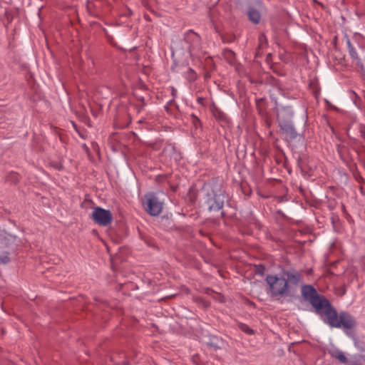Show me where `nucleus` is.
<instances>
[{
	"label": "nucleus",
	"mask_w": 365,
	"mask_h": 365,
	"mask_svg": "<svg viewBox=\"0 0 365 365\" xmlns=\"http://www.w3.org/2000/svg\"><path fill=\"white\" fill-rule=\"evenodd\" d=\"M302 294L314 308L317 314L324 315L323 322L330 327L341 329L346 335H349V331L356 327V320L352 315L344 311L338 313L329 301L320 296L312 286H303Z\"/></svg>",
	"instance_id": "1"
},
{
	"label": "nucleus",
	"mask_w": 365,
	"mask_h": 365,
	"mask_svg": "<svg viewBox=\"0 0 365 365\" xmlns=\"http://www.w3.org/2000/svg\"><path fill=\"white\" fill-rule=\"evenodd\" d=\"M268 285L267 293L272 297L289 296L292 286L302 282V275L297 270H283L281 274H268L265 278Z\"/></svg>",
	"instance_id": "2"
},
{
	"label": "nucleus",
	"mask_w": 365,
	"mask_h": 365,
	"mask_svg": "<svg viewBox=\"0 0 365 365\" xmlns=\"http://www.w3.org/2000/svg\"><path fill=\"white\" fill-rule=\"evenodd\" d=\"M15 237L5 232H0V264H6L11 260Z\"/></svg>",
	"instance_id": "3"
},
{
	"label": "nucleus",
	"mask_w": 365,
	"mask_h": 365,
	"mask_svg": "<svg viewBox=\"0 0 365 365\" xmlns=\"http://www.w3.org/2000/svg\"><path fill=\"white\" fill-rule=\"evenodd\" d=\"M91 219L98 225L106 227L112 222L113 215L108 210L96 207L92 212Z\"/></svg>",
	"instance_id": "4"
},
{
	"label": "nucleus",
	"mask_w": 365,
	"mask_h": 365,
	"mask_svg": "<svg viewBox=\"0 0 365 365\" xmlns=\"http://www.w3.org/2000/svg\"><path fill=\"white\" fill-rule=\"evenodd\" d=\"M146 197V210L151 215L156 216L158 215L163 208V204L159 201L158 197L153 194H149L145 196Z\"/></svg>",
	"instance_id": "5"
},
{
	"label": "nucleus",
	"mask_w": 365,
	"mask_h": 365,
	"mask_svg": "<svg viewBox=\"0 0 365 365\" xmlns=\"http://www.w3.org/2000/svg\"><path fill=\"white\" fill-rule=\"evenodd\" d=\"M328 353L332 358L337 359L341 364H346L348 363V359L345 354L339 349L331 347L328 350Z\"/></svg>",
	"instance_id": "6"
},
{
	"label": "nucleus",
	"mask_w": 365,
	"mask_h": 365,
	"mask_svg": "<svg viewBox=\"0 0 365 365\" xmlns=\"http://www.w3.org/2000/svg\"><path fill=\"white\" fill-rule=\"evenodd\" d=\"M184 40L187 43H190V40H192L191 46L194 49L195 47L198 46L200 42L199 36L195 34L190 31L184 36Z\"/></svg>",
	"instance_id": "7"
},
{
	"label": "nucleus",
	"mask_w": 365,
	"mask_h": 365,
	"mask_svg": "<svg viewBox=\"0 0 365 365\" xmlns=\"http://www.w3.org/2000/svg\"><path fill=\"white\" fill-rule=\"evenodd\" d=\"M247 15H248L249 19L252 22H253L255 24H258L259 22L260 19H261V14L258 10L253 9V8H250L248 10Z\"/></svg>",
	"instance_id": "8"
},
{
	"label": "nucleus",
	"mask_w": 365,
	"mask_h": 365,
	"mask_svg": "<svg viewBox=\"0 0 365 365\" xmlns=\"http://www.w3.org/2000/svg\"><path fill=\"white\" fill-rule=\"evenodd\" d=\"M210 211H218L223 206V201L219 199L210 200L208 201Z\"/></svg>",
	"instance_id": "9"
},
{
	"label": "nucleus",
	"mask_w": 365,
	"mask_h": 365,
	"mask_svg": "<svg viewBox=\"0 0 365 365\" xmlns=\"http://www.w3.org/2000/svg\"><path fill=\"white\" fill-rule=\"evenodd\" d=\"M348 48H349V53L351 56V58L355 61H359V56L358 53L356 52V50L354 48V47L351 44L350 41H349L348 43Z\"/></svg>",
	"instance_id": "10"
},
{
	"label": "nucleus",
	"mask_w": 365,
	"mask_h": 365,
	"mask_svg": "<svg viewBox=\"0 0 365 365\" xmlns=\"http://www.w3.org/2000/svg\"><path fill=\"white\" fill-rule=\"evenodd\" d=\"M239 328L242 331H243L249 335L254 334L253 329H252L249 326H247L245 324H240Z\"/></svg>",
	"instance_id": "11"
},
{
	"label": "nucleus",
	"mask_w": 365,
	"mask_h": 365,
	"mask_svg": "<svg viewBox=\"0 0 365 365\" xmlns=\"http://www.w3.org/2000/svg\"><path fill=\"white\" fill-rule=\"evenodd\" d=\"M7 180L16 184L19 180V176L17 173H12L9 174V175L8 176Z\"/></svg>",
	"instance_id": "12"
},
{
	"label": "nucleus",
	"mask_w": 365,
	"mask_h": 365,
	"mask_svg": "<svg viewBox=\"0 0 365 365\" xmlns=\"http://www.w3.org/2000/svg\"><path fill=\"white\" fill-rule=\"evenodd\" d=\"M196 77H197V75H196L195 72L192 69H189V71L187 73V77L188 78V80L190 81H194L196 79Z\"/></svg>",
	"instance_id": "13"
},
{
	"label": "nucleus",
	"mask_w": 365,
	"mask_h": 365,
	"mask_svg": "<svg viewBox=\"0 0 365 365\" xmlns=\"http://www.w3.org/2000/svg\"><path fill=\"white\" fill-rule=\"evenodd\" d=\"M359 132L361 133V136L365 139V125H360L359 127Z\"/></svg>",
	"instance_id": "14"
},
{
	"label": "nucleus",
	"mask_w": 365,
	"mask_h": 365,
	"mask_svg": "<svg viewBox=\"0 0 365 365\" xmlns=\"http://www.w3.org/2000/svg\"><path fill=\"white\" fill-rule=\"evenodd\" d=\"M189 195H190V200L192 202H193L195 200V191L192 189L189 191Z\"/></svg>",
	"instance_id": "15"
},
{
	"label": "nucleus",
	"mask_w": 365,
	"mask_h": 365,
	"mask_svg": "<svg viewBox=\"0 0 365 365\" xmlns=\"http://www.w3.org/2000/svg\"><path fill=\"white\" fill-rule=\"evenodd\" d=\"M259 43H260V46H262L264 41L265 42L266 41V38H265V36L264 35H260L259 37Z\"/></svg>",
	"instance_id": "16"
},
{
	"label": "nucleus",
	"mask_w": 365,
	"mask_h": 365,
	"mask_svg": "<svg viewBox=\"0 0 365 365\" xmlns=\"http://www.w3.org/2000/svg\"><path fill=\"white\" fill-rule=\"evenodd\" d=\"M170 187H171V189H172L174 192H175V191H177V190H178V187H179V184H176V185H170Z\"/></svg>",
	"instance_id": "17"
},
{
	"label": "nucleus",
	"mask_w": 365,
	"mask_h": 365,
	"mask_svg": "<svg viewBox=\"0 0 365 365\" xmlns=\"http://www.w3.org/2000/svg\"><path fill=\"white\" fill-rule=\"evenodd\" d=\"M361 269L365 272V258H362L361 261Z\"/></svg>",
	"instance_id": "18"
},
{
	"label": "nucleus",
	"mask_w": 365,
	"mask_h": 365,
	"mask_svg": "<svg viewBox=\"0 0 365 365\" xmlns=\"http://www.w3.org/2000/svg\"><path fill=\"white\" fill-rule=\"evenodd\" d=\"M193 123H194V125L195 127H197V124L199 123V120L197 118H195L193 120Z\"/></svg>",
	"instance_id": "19"
},
{
	"label": "nucleus",
	"mask_w": 365,
	"mask_h": 365,
	"mask_svg": "<svg viewBox=\"0 0 365 365\" xmlns=\"http://www.w3.org/2000/svg\"><path fill=\"white\" fill-rule=\"evenodd\" d=\"M83 149L88 153V148L86 144L83 145Z\"/></svg>",
	"instance_id": "20"
},
{
	"label": "nucleus",
	"mask_w": 365,
	"mask_h": 365,
	"mask_svg": "<svg viewBox=\"0 0 365 365\" xmlns=\"http://www.w3.org/2000/svg\"><path fill=\"white\" fill-rule=\"evenodd\" d=\"M229 54H230V56H233V53H232V52H231V51H230V52H229Z\"/></svg>",
	"instance_id": "21"
},
{
	"label": "nucleus",
	"mask_w": 365,
	"mask_h": 365,
	"mask_svg": "<svg viewBox=\"0 0 365 365\" xmlns=\"http://www.w3.org/2000/svg\"><path fill=\"white\" fill-rule=\"evenodd\" d=\"M174 92H175V91L174 89H173V91H172L173 95H174Z\"/></svg>",
	"instance_id": "22"
}]
</instances>
